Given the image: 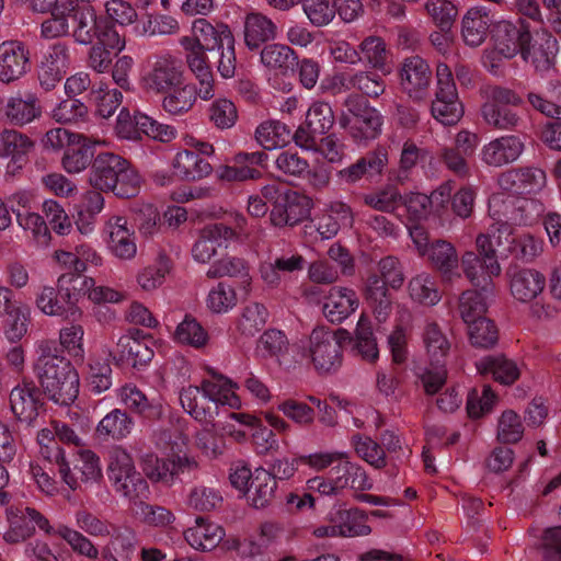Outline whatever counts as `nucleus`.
I'll return each mask as SVG.
<instances>
[{"label": "nucleus", "mask_w": 561, "mask_h": 561, "mask_svg": "<svg viewBox=\"0 0 561 561\" xmlns=\"http://www.w3.org/2000/svg\"><path fill=\"white\" fill-rule=\"evenodd\" d=\"M39 356L36 371L39 382L55 403L66 408L70 414V329L60 330L59 340H43L38 343Z\"/></svg>", "instance_id": "nucleus-1"}, {"label": "nucleus", "mask_w": 561, "mask_h": 561, "mask_svg": "<svg viewBox=\"0 0 561 561\" xmlns=\"http://www.w3.org/2000/svg\"><path fill=\"white\" fill-rule=\"evenodd\" d=\"M541 211L540 203L512 192L494 194L489 201V214L506 241L513 236L514 227L531 225Z\"/></svg>", "instance_id": "nucleus-2"}, {"label": "nucleus", "mask_w": 561, "mask_h": 561, "mask_svg": "<svg viewBox=\"0 0 561 561\" xmlns=\"http://www.w3.org/2000/svg\"><path fill=\"white\" fill-rule=\"evenodd\" d=\"M482 98L481 116L493 129L515 130L523 123L522 117L511 107L523 103L512 89L497 84H485L480 89Z\"/></svg>", "instance_id": "nucleus-3"}, {"label": "nucleus", "mask_w": 561, "mask_h": 561, "mask_svg": "<svg viewBox=\"0 0 561 561\" xmlns=\"http://www.w3.org/2000/svg\"><path fill=\"white\" fill-rule=\"evenodd\" d=\"M142 469L151 481L171 486L197 479L201 467L197 459L187 454H172L163 458L150 454L144 457Z\"/></svg>", "instance_id": "nucleus-4"}, {"label": "nucleus", "mask_w": 561, "mask_h": 561, "mask_svg": "<svg viewBox=\"0 0 561 561\" xmlns=\"http://www.w3.org/2000/svg\"><path fill=\"white\" fill-rule=\"evenodd\" d=\"M107 470L115 492L128 499L133 506L135 502L148 497L149 485L125 449L117 447L111 450Z\"/></svg>", "instance_id": "nucleus-5"}, {"label": "nucleus", "mask_w": 561, "mask_h": 561, "mask_svg": "<svg viewBox=\"0 0 561 561\" xmlns=\"http://www.w3.org/2000/svg\"><path fill=\"white\" fill-rule=\"evenodd\" d=\"M115 130L121 138L129 140L137 139L138 131L161 142H170L176 137V129L173 126L162 124L140 112H136L131 116L125 107L121 110L117 116Z\"/></svg>", "instance_id": "nucleus-6"}, {"label": "nucleus", "mask_w": 561, "mask_h": 561, "mask_svg": "<svg viewBox=\"0 0 561 561\" xmlns=\"http://www.w3.org/2000/svg\"><path fill=\"white\" fill-rule=\"evenodd\" d=\"M399 85L401 91L413 102L427 100L433 80L428 62L421 56L404 58L398 67Z\"/></svg>", "instance_id": "nucleus-7"}, {"label": "nucleus", "mask_w": 561, "mask_h": 561, "mask_svg": "<svg viewBox=\"0 0 561 561\" xmlns=\"http://www.w3.org/2000/svg\"><path fill=\"white\" fill-rule=\"evenodd\" d=\"M309 357L319 374H330L342 365V347L334 332L324 327L314 328L309 339Z\"/></svg>", "instance_id": "nucleus-8"}, {"label": "nucleus", "mask_w": 561, "mask_h": 561, "mask_svg": "<svg viewBox=\"0 0 561 561\" xmlns=\"http://www.w3.org/2000/svg\"><path fill=\"white\" fill-rule=\"evenodd\" d=\"M237 232L224 222H214L204 226L192 245L191 253L194 261L206 264L215 257L220 250H226Z\"/></svg>", "instance_id": "nucleus-9"}, {"label": "nucleus", "mask_w": 561, "mask_h": 561, "mask_svg": "<svg viewBox=\"0 0 561 561\" xmlns=\"http://www.w3.org/2000/svg\"><path fill=\"white\" fill-rule=\"evenodd\" d=\"M491 34L495 49L505 58H513L520 54L533 39L529 24L523 19L516 22L499 21L494 24Z\"/></svg>", "instance_id": "nucleus-10"}, {"label": "nucleus", "mask_w": 561, "mask_h": 561, "mask_svg": "<svg viewBox=\"0 0 561 561\" xmlns=\"http://www.w3.org/2000/svg\"><path fill=\"white\" fill-rule=\"evenodd\" d=\"M233 37L229 26L224 23L213 25L206 19H197L192 25V36H184L180 43L184 50L213 51L222 44H229Z\"/></svg>", "instance_id": "nucleus-11"}, {"label": "nucleus", "mask_w": 561, "mask_h": 561, "mask_svg": "<svg viewBox=\"0 0 561 561\" xmlns=\"http://www.w3.org/2000/svg\"><path fill=\"white\" fill-rule=\"evenodd\" d=\"M506 276L512 297L523 304L535 301L547 285L546 276L536 268L511 266Z\"/></svg>", "instance_id": "nucleus-12"}, {"label": "nucleus", "mask_w": 561, "mask_h": 561, "mask_svg": "<svg viewBox=\"0 0 561 561\" xmlns=\"http://www.w3.org/2000/svg\"><path fill=\"white\" fill-rule=\"evenodd\" d=\"M185 81L183 66L172 56L159 57L142 78L146 90L163 94Z\"/></svg>", "instance_id": "nucleus-13"}, {"label": "nucleus", "mask_w": 561, "mask_h": 561, "mask_svg": "<svg viewBox=\"0 0 561 561\" xmlns=\"http://www.w3.org/2000/svg\"><path fill=\"white\" fill-rule=\"evenodd\" d=\"M310 199L297 191L284 190L271 210V221L276 227H294L309 217Z\"/></svg>", "instance_id": "nucleus-14"}, {"label": "nucleus", "mask_w": 561, "mask_h": 561, "mask_svg": "<svg viewBox=\"0 0 561 561\" xmlns=\"http://www.w3.org/2000/svg\"><path fill=\"white\" fill-rule=\"evenodd\" d=\"M268 156L264 151H240L231 159V164L218 169V178L228 182L255 181L262 178L260 168L267 163Z\"/></svg>", "instance_id": "nucleus-15"}, {"label": "nucleus", "mask_w": 561, "mask_h": 561, "mask_svg": "<svg viewBox=\"0 0 561 561\" xmlns=\"http://www.w3.org/2000/svg\"><path fill=\"white\" fill-rule=\"evenodd\" d=\"M389 163L386 148L377 147L357 159L351 165L340 170L337 178L346 184H355L363 179L374 180L382 175Z\"/></svg>", "instance_id": "nucleus-16"}, {"label": "nucleus", "mask_w": 561, "mask_h": 561, "mask_svg": "<svg viewBox=\"0 0 561 561\" xmlns=\"http://www.w3.org/2000/svg\"><path fill=\"white\" fill-rule=\"evenodd\" d=\"M31 70L30 50L23 42L5 41L0 44V81L9 84Z\"/></svg>", "instance_id": "nucleus-17"}, {"label": "nucleus", "mask_w": 561, "mask_h": 561, "mask_svg": "<svg viewBox=\"0 0 561 561\" xmlns=\"http://www.w3.org/2000/svg\"><path fill=\"white\" fill-rule=\"evenodd\" d=\"M110 251L117 257L130 260L136 255L137 245L134 232L123 216H111L103 229Z\"/></svg>", "instance_id": "nucleus-18"}, {"label": "nucleus", "mask_w": 561, "mask_h": 561, "mask_svg": "<svg viewBox=\"0 0 561 561\" xmlns=\"http://www.w3.org/2000/svg\"><path fill=\"white\" fill-rule=\"evenodd\" d=\"M558 50V42L556 37L543 31L537 33L536 37L529 41V44L522 50L520 56L525 62L534 66L536 71L546 73L552 69Z\"/></svg>", "instance_id": "nucleus-19"}, {"label": "nucleus", "mask_w": 561, "mask_h": 561, "mask_svg": "<svg viewBox=\"0 0 561 561\" xmlns=\"http://www.w3.org/2000/svg\"><path fill=\"white\" fill-rule=\"evenodd\" d=\"M278 26L266 14L248 12L243 18V39L249 50H257L277 38Z\"/></svg>", "instance_id": "nucleus-20"}, {"label": "nucleus", "mask_w": 561, "mask_h": 561, "mask_svg": "<svg viewBox=\"0 0 561 561\" xmlns=\"http://www.w3.org/2000/svg\"><path fill=\"white\" fill-rule=\"evenodd\" d=\"M10 407L19 421L31 424L43 407L42 392L33 382L18 385L11 390Z\"/></svg>", "instance_id": "nucleus-21"}, {"label": "nucleus", "mask_w": 561, "mask_h": 561, "mask_svg": "<svg viewBox=\"0 0 561 561\" xmlns=\"http://www.w3.org/2000/svg\"><path fill=\"white\" fill-rule=\"evenodd\" d=\"M139 333L136 330V334ZM110 354L117 365L134 368L148 364L153 357V351L138 335L134 334L121 336Z\"/></svg>", "instance_id": "nucleus-22"}, {"label": "nucleus", "mask_w": 561, "mask_h": 561, "mask_svg": "<svg viewBox=\"0 0 561 561\" xmlns=\"http://www.w3.org/2000/svg\"><path fill=\"white\" fill-rule=\"evenodd\" d=\"M92 0H72V39L81 47L91 45L98 37L96 14Z\"/></svg>", "instance_id": "nucleus-23"}, {"label": "nucleus", "mask_w": 561, "mask_h": 561, "mask_svg": "<svg viewBox=\"0 0 561 561\" xmlns=\"http://www.w3.org/2000/svg\"><path fill=\"white\" fill-rule=\"evenodd\" d=\"M36 305L47 316L67 319L70 310V277L67 274L60 275L57 289L44 287L36 298Z\"/></svg>", "instance_id": "nucleus-24"}, {"label": "nucleus", "mask_w": 561, "mask_h": 561, "mask_svg": "<svg viewBox=\"0 0 561 561\" xmlns=\"http://www.w3.org/2000/svg\"><path fill=\"white\" fill-rule=\"evenodd\" d=\"M546 183V174L540 169L524 168L506 171L499 179L500 186L517 195L540 190Z\"/></svg>", "instance_id": "nucleus-25"}, {"label": "nucleus", "mask_w": 561, "mask_h": 561, "mask_svg": "<svg viewBox=\"0 0 561 561\" xmlns=\"http://www.w3.org/2000/svg\"><path fill=\"white\" fill-rule=\"evenodd\" d=\"M42 114L37 95L31 91L18 92L11 95L4 105L5 117L14 125L23 126Z\"/></svg>", "instance_id": "nucleus-26"}, {"label": "nucleus", "mask_w": 561, "mask_h": 561, "mask_svg": "<svg viewBox=\"0 0 561 561\" xmlns=\"http://www.w3.org/2000/svg\"><path fill=\"white\" fill-rule=\"evenodd\" d=\"M358 298L352 288L334 286L323 304V314L331 323H341L358 308Z\"/></svg>", "instance_id": "nucleus-27"}, {"label": "nucleus", "mask_w": 561, "mask_h": 561, "mask_svg": "<svg viewBox=\"0 0 561 561\" xmlns=\"http://www.w3.org/2000/svg\"><path fill=\"white\" fill-rule=\"evenodd\" d=\"M426 255L431 265L440 274L444 280L453 282L461 278L458 253L450 242L445 240L433 242Z\"/></svg>", "instance_id": "nucleus-28"}, {"label": "nucleus", "mask_w": 561, "mask_h": 561, "mask_svg": "<svg viewBox=\"0 0 561 561\" xmlns=\"http://www.w3.org/2000/svg\"><path fill=\"white\" fill-rule=\"evenodd\" d=\"M126 165V159L112 152H103L96 156L92 165V172L89 178L90 184L100 191H110L116 183V179L122 172V167Z\"/></svg>", "instance_id": "nucleus-29"}, {"label": "nucleus", "mask_w": 561, "mask_h": 561, "mask_svg": "<svg viewBox=\"0 0 561 561\" xmlns=\"http://www.w3.org/2000/svg\"><path fill=\"white\" fill-rule=\"evenodd\" d=\"M69 65L68 46L61 43L55 44L38 70V80L42 88L46 91L54 89L66 75Z\"/></svg>", "instance_id": "nucleus-30"}, {"label": "nucleus", "mask_w": 561, "mask_h": 561, "mask_svg": "<svg viewBox=\"0 0 561 561\" xmlns=\"http://www.w3.org/2000/svg\"><path fill=\"white\" fill-rule=\"evenodd\" d=\"M524 145L516 136H503L486 144L481 151L482 161L491 167H502L520 156Z\"/></svg>", "instance_id": "nucleus-31"}, {"label": "nucleus", "mask_w": 561, "mask_h": 561, "mask_svg": "<svg viewBox=\"0 0 561 561\" xmlns=\"http://www.w3.org/2000/svg\"><path fill=\"white\" fill-rule=\"evenodd\" d=\"M332 473L340 493L345 489L366 491L373 486L365 469L359 463L352 461L348 454L347 458L339 459L332 468Z\"/></svg>", "instance_id": "nucleus-32"}, {"label": "nucleus", "mask_w": 561, "mask_h": 561, "mask_svg": "<svg viewBox=\"0 0 561 561\" xmlns=\"http://www.w3.org/2000/svg\"><path fill=\"white\" fill-rule=\"evenodd\" d=\"M225 536V530L216 523L197 517L195 525L184 531L186 542L196 550L210 551L216 548Z\"/></svg>", "instance_id": "nucleus-33"}, {"label": "nucleus", "mask_w": 561, "mask_h": 561, "mask_svg": "<svg viewBox=\"0 0 561 561\" xmlns=\"http://www.w3.org/2000/svg\"><path fill=\"white\" fill-rule=\"evenodd\" d=\"M173 175L184 181H198L213 172L211 164L195 151H179L172 161Z\"/></svg>", "instance_id": "nucleus-34"}, {"label": "nucleus", "mask_w": 561, "mask_h": 561, "mask_svg": "<svg viewBox=\"0 0 561 561\" xmlns=\"http://www.w3.org/2000/svg\"><path fill=\"white\" fill-rule=\"evenodd\" d=\"M491 19L484 7L469 9L462 18L461 36L470 47L480 46L490 32Z\"/></svg>", "instance_id": "nucleus-35"}, {"label": "nucleus", "mask_w": 561, "mask_h": 561, "mask_svg": "<svg viewBox=\"0 0 561 561\" xmlns=\"http://www.w3.org/2000/svg\"><path fill=\"white\" fill-rule=\"evenodd\" d=\"M118 397L127 409L142 417L157 421L163 415V407L157 401H150L135 385L128 383L119 389Z\"/></svg>", "instance_id": "nucleus-36"}, {"label": "nucleus", "mask_w": 561, "mask_h": 561, "mask_svg": "<svg viewBox=\"0 0 561 561\" xmlns=\"http://www.w3.org/2000/svg\"><path fill=\"white\" fill-rule=\"evenodd\" d=\"M277 482L265 468H256L252 482L245 492L249 504L255 508L267 507L274 500Z\"/></svg>", "instance_id": "nucleus-37"}, {"label": "nucleus", "mask_w": 561, "mask_h": 561, "mask_svg": "<svg viewBox=\"0 0 561 561\" xmlns=\"http://www.w3.org/2000/svg\"><path fill=\"white\" fill-rule=\"evenodd\" d=\"M330 522L335 523L339 536L342 537L366 536L370 533L367 517L358 508L346 510L340 507L330 514Z\"/></svg>", "instance_id": "nucleus-38"}, {"label": "nucleus", "mask_w": 561, "mask_h": 561, "mask_svg": "<svg viewBox=\"0 0 561 561\" xmlns=\"http://www.w3.org/2000/svg\"><path fill=\"white\" fill-rule=\"evenodd\" d=\"M477 369L481 375H491L502 385H512L519 377V369L515 362L504 355L486 356L477 363Z\"/></svg>", "instance_id": "nucleus-39"}, {"label": "nucleus", "mask_w": 561, "mask_h": 561, "mask_svg": "<svg viewBox=\"0 0 561 561\" xmlns=\"http://www.w3.org/2000/svg\"><path fill=\"white\" fill-rule=\"evenodd\" d=\"M339 124L355 141H362L375 139L379 135L382 119L376 110L353 119L339 117Z\"/></svg>", "instance_id": "nucleus-40"}, {"label": "nucleus", "mask_w": 561, "mask_h": 561, "mask_svg": "<svg viewBox=\"0 0 561 561\" xmlns=\"http://www.w3.org/2000/svg\"><path fill=\"white\" fill-rule=\"evenodd\" d=\"M260 59L270 70L287 75L296 66L298 56L288 45L272 43L262 48Z\"/></svg>", "instance_id": "nucleus-41"}, {"label": "nucleus", "mask_w": 561, "mask_h": 561, "mask_svg": "<svg viewBox=\"0 0 561 561\" xmlns=\"http://www.w3.org/2000/svg\"><path fill=\"white\" fill-rule=\"evenodd\" d=\"M186 64L198 81V95L203 100H210L215 95L214 76L204 51L185 50Z\"/></svg>", "instance_id": "nucleus-42"}, {"label": "nucleus", "mask_w": 561, "mask_h": 561, "mask_svg": "<svg viewBox=\"0 0 561 561\" xmlns=\"http://www.w3.org/2000/svg\"><path fill=\"white\" fill-rule=\"evenodd\" d=\"M164 94L163 110L171 115H183L194 106L198 89L183 81L182 84H178L176 88L170 89Z\"/></svg>", "instance_id": "nucleus-43"}, {"label": "nucleus", "mask_w": 561, "mask_h": 561, "mask_svg": "<svg viewBox=\"0 0 561 561\" xmlns=\"http://www.w3.org/2000/svg\"><path fill=\"white\" fill-rule=\"evenodd\" d=\"M234 383L219 375H214L211 379H205L202 381V399L207 401L209 405H214L217 409L218 404L232 405V400L236 399L232 389Z\"/></svg>", "instance_id": "nucleus-44"}, {"label": "nucleus", "mask_w": 561, "mask_h": 561, "mask_svg": "<svg viewBox=\"0 0 561 561\" xmlns=\"http://www.w3.org/2000/svg\"><path fill=\"white\" fill-rule=\"evenodd\" d=\"M201 391V387L192 385L183 388L180 392L181 405L196 421L213 426L211 405L202 399Z\"/></svg>", "instance_id": "nucleus-45"}, {"label": "nucleus", "mask_w": 561, "mask_h": 561, "mask_svg": "<svg viewBox=\"0 0 561 561\" xmlns=\"http://www.w3.org/2000/svg\"><path fill=\"white\" fill-rule=\"evenodd\" d=\"M37 440L45 448L46 458L57 467L61 480L69 485L70 467L66 449L55 440L54 431L49 428L42 430L37 435Z\"/></svg>", "instance_id": "nucleus-46"}, {"label": "nucleus", "mask_w": 561, "mask_h": 561, "mask_svg": "<svg viewBox=\"0 0 561 561\" xmlns=\"http://www.w3.org/2000/svg\"><path fill=\"white\" fill-rule=\"evenodd\" d=\"M425 157L426 151L423 148H420L411 140L404 141L401 149L399 168L389 172V181L404 184L410 179L411 171L419 162L423 161Z\"/></svg>", "instance_id": "nucleus-47"}, {"label": "nucleus", "mask_w": 561, "mask_h": 561, "mask_svg": "<svg viewBox=\"0 0 561 561\" xmlns=\"http://www.w3.org/2000/svg\"><path fill=\"white\" fill-rule=\"evenodd\" d=\"M104 205V198L98 191H89L77 206L76 226L81 234H89L94 229V217Z\"/></svg>", "instance_id": "nucleus-48"}, {"label": "nucleus", "mask_w": 561, "mask_h": 561, "mask_svg": "<svg viewBox=\"0 0 561 561\" xmlns=\"http://www.w3.org/2000/svg\"><path fill=\"white\" fill-rule=\"evenodd\" d=\"M207 277L221 278L225 276L239 278L243 287L251 283L248 263L240 257L226 256L216 261L207 271Z\"/></svg>", "instance_id": "nucleus-49"}, {"label": "nucleus", "mask_w": 561, "mask_h": 561, "mask_svg": "<svg viewBox=\"0 0 561 561\" xmlns=\"http://www.w3.org/2000/svg\"><path fill=\"white\" fill-rule=\"evenodd\" d=\"M25 506H10L5 510L8 530L3 534V539L8 543H18L31 538L34 535V527L26 518Z\"/></svg>", "instance_id": "nucleus-50"}, {"label": "nucleus", "mask_w": 561, "mask_h": 561, "mask_svg": "<svg viewBox=\"0 0 561 561\" xmlns=\"http://www.w3.org/2000/svg\"><path fill=\"white\" fill-rule=\"evenodd\" d=\"M410 298L424 306H434L440 300L436 280L427 273L412 277L408 284Z\"/></svg>", "instance_id": "nucleus-51"}, {"label": "nucleus", "mask_w": 561, "mask_h": 561, "mask_svg": "<svg viewBox=\"0 0 561 561\" xmlns=\"http://www.w3.org/2000/svg\"><path fill=\"white\" fill-rule=\"evenodd\" d=\"M362 61H365L371 69L383 71L390 51L385 39L380 36L370 35L364 38L358 45Z\"/></svg>", "instance_id": "nucleus-52"}, {"label": "nucleus", "mask_w": 561, "mask_h": 561, "mask_svg": "<svg viewBox=\"0 0 561 561\" xmlns=\"http://www.w3.org/2000/svg\"><path fill=\"white\" fill-rule=\"evenodd\" d=\"M290 136L286 124L278 121H266L255 129L256 141L266 150L284 146Z\"/></svg>", "instance_id": "nucleus-53"}, {"label": "nucleus", "mask_w": 561, "mask_h": 561, "mask_svg": "<svg viewBox=\"0 0 561 561\" xmlns=\"http://www.w3.org/2000/svg\"><path fill=\"white\" fill-rule=\"evenodd\" d=\"M133 425V419L125 411L114 409L100 421L96 431L100 435L123 439L130 434Z\"/></svg>", "instance_id": "nucleus-54"}, {"label": "nucleus", "mask_w": 561, "mask_h": 561, "mask_svg": "<svg viewBox=\"0 0 561 561\" xmlns=\"http://www.w3.org/2000/svg\"><path fill=\"white\" fill-rule=\"evenodd\" d=\"M73 456L76 479H80V481L85 484L101 480L102 469L100 458L94 451L80 448Z\"/></svg>", "instance_id": "nucleus-55"}, {"label": "nucleus", "mask_w": 561, "mask_h": 561, "mask_svg": "<svg viewBox=\"0 0 561 561\" xmlns=\"http://www.w3.org/2000/svg\"><path fill=\"white\" fill-rule=\"evenodd\" d=\"M130 510L136 518L151 527H165L175 519L174 514L170 510L163 506L148 504L144 499L139 502H135V505L131 506Z\"/></svg>", "instance_id": "nucleus-56"}, {"label": "nucleus", "mask_w": 561, "mask_h": 561, "mask_svg": "<svg viewBox=\"0 0 561 561\" xmlns=\"http://www.w3.org/2000/svg\"><path fill=\"white\" fill-rule=\"evenodd\" d=\"M351 444L354 447L357 456L370 466L375 467L376 469L386 467L387 461L385 449L371 437L362 434H355L351 437Z\"/></svg>", "instance_id": "nucleus-57"}, {"label": "nucleus", "mask_w": 561, "mask_h": 561, "mask_svg": "<svg viewBox=\"0 0 561 561\" xmlns=\"http://www.w3.org/2000/svg\"><path fill=\"white\" fill-rule=\"evenodd\" d=\"M423 343L431 362L439 363L449 350L450 343L446 335L443 333L439 325L435 322H427L423 330Z\"/></svg>", "instance_id": "nucleus-58"}, {"label": "nucleus", "mask_w": 561, "mask_h": 561, "mask_svg": "<svg viewBox=\"0 0 561 561\" xmlns=\"http://www.w3.org/2000/svg\"><path fill=\"white\" fill-rule=\"evenodd\" d=\"M289 345V340L283 331L268 329L260 336L256 351L264 358L279 359L288 354Z\"/></svg>", "instance_id": "nucleus-59"}, {"label": "nucleus", "mask_w": 561, "mask_h": 561, "mask_svg": "<svg viewBox=\"0 0 561 561\" xmlns=\"http://www.w3.org/2000/svg\"><path fill=\"white\" fill-rule=\"evenodd\" d=\"M364 204L382 213H394L401 204L402 195L394 184H387L378 191L365 194Z\"/></svg>", "instance_id": "nucleus-60"}, {"label": "nucleus", "mask_w": 561, "mask_h": 561, "mask_svg": "<svg viewBox=\"0 0 561 561\" xmlns=\"http://www.w3.org/2000/svg\"><path fill=\"white\" fill-rule=\"evenodd\" d=\"M176 342L195 348L205 346L208 342V333L195 318L186 314L174 332Z\"/></svg>", "instance_id": "nucleus-61"}, {"label": "nucleus", "mask_w": 561, "mask_h": 561, "mask_svg": "<svg viewBox=\"0 0 561 561\" xmlns=\"http://www.w3.org/2000/svg\"><path fill=\"white\" fill-rule=\"evenodd\" d=\"M488 310L486 296L477 290H465L458 302V312L465 323L469 324L484 318Z\"/></svg>", "instance_id": "nucleus-62"}, {"label": "nucleus", "mask_w": 561, "mask_h": 561, "mask_svg": "<svg viewBox=\"0 0 561 561\" xmlns=\"http://www.w3.org/2000/svg\"><path fill=\"white\" fill-rule=\"evenodd\" d=\"M224 497L216 488L206 485L194 486L187 496V505L202 513L213 512L222 505Z\"/></svg>", "instance_id": "nucleus-63"}, {"label": "nucleus", "mask_w": 561, "mask_h": 561, "mask_svg": "<svg viewBox=\"0 0 561 561\" xmlns=\"http://www.w3.org/2000/svg\"><path fill=\"white\" fill-rule=\"evenodd\" d=\"M268 312L257 302H251L243 308L238 321V330L244 336H254L265 325Z\"/></svg>", "instance_id": "nucleus-64"}]
</instances>
